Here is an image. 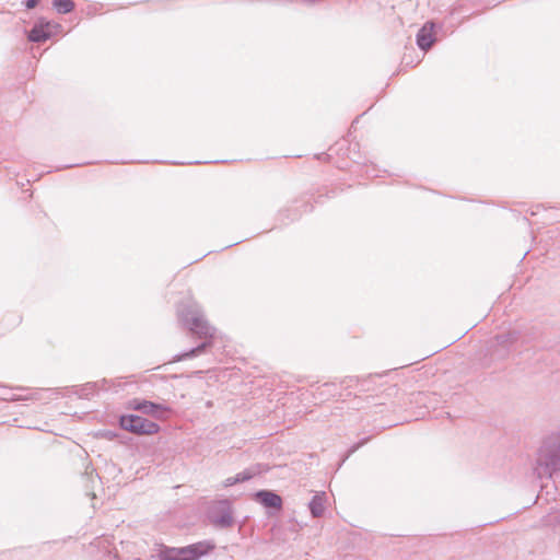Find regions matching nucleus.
<instances>
[{
  "instance_id": "12",
  "label": "nucleus",
  "mask_w": 560,
  "mask_h": 560,
  "mask_svg": "<svg viewBox=\"0 0 560 560\" xmlns=\"http://www.w3.org/2000/svg\"><path fill=\"white\" fill-rule=\"evenodd\" d=\"M325 492L313 495L308 503L310 513L313 517H320L325 511Z\"/></svg>"
},
{
  "instance_id": "16",
  "label": "nucleus",
  "mask_w": 560,
  "mask_h": 560,
  "mask_svg": "<svg viewBox=\"0 0 560 560\" xmlns=\"http://www.w3.org/2000/svg\"><path fill=\"white\" fill-rule=\"evenodd\" d=\"M368 440H369L368 438H366V439H362L360 442H358V443L353 444V445L349 448V451H348L347 455L342 458V460H341L340 465H342V464L345 463V460H346V459H347L351 454H353V453H354V452H357V451H358L362 445H364V444L368 442Z\"/></svg>"
},
{
  "instance_id": "11",
  "label": "nucleus",
  "mask_w": 560,
  "mask_h": 560,
  "mask_svg": "<svg viewBox=\"0 0 560 560\" xmlns=\"http://www.w3.org/2000/svg\"><path fill=\"white\" fill-rule=\"evenodd\" d=\"M108 388V381L106 378H103L98 382H89L82 385L78 390L77 394L80 396V398L89 399L93 397L98 390H106Z\"/></svg>"
},
{
  "instance_id": "8",
  "label": "nucleus",
  "mask_w": 560,
  "mask_h": 560,
  "mask_svg": "<svg viewBox=\"0 0 560 560\" xmlns=\"http://www.w3.org/2000/svg\"><path fill=\"white\" fill-rule=\"evenodd\" d=\"M50 27L59 28L60 24L39 18L31 31L27 33V39L32 43H44L52 36Z\"/></svg>"
},
{
  "instance_id": "7",
  "label": "nucleus",
  "mask_w": 560,
  "mask_h": 560,
  "mask_svg": "<svg viewBox=\"0 0 560 560\" xmlns=\"http://www.w3.org/2000/svg\"><path fill=\"white\" fill-rule=\"evenodd\" d=\"M254 501L268 510L269 515H273L282 511L283 500L280 494L273 490L261 489L254 493Z\"/></svg>"
},
{
  "instance_id": "6",
  "label": "nucleus",
  "mask_w": 560,
  "mask_h": 560,
  "mask_svg": "<svg viewBox=\"0 0 560 560\" xmlns=\"http://www.w3.org/2000/svg\"><path fill=\"white\" fill-rule=\"evenodd\" d=\"M209 520L218 528H230L233 523L232 505L228 499L219 501L209 511Z\"/></svg>"
},
{
  "instance_id": "14",
  "label": "nucleus",
  "mask_w": 560,
  "mask_h": 560,
  "mask_svg": "<svg viewBox=\"0 0 560 560\" xmlns=\"http://www.w3.org/2000/svg\"><path fill=\"white\" fill-rule=\"evenodd\" d=\"M261 472L260 470V465H253L246 469H244L243 471L236 474V480L238 481V483L241 482H245V481H249L250 479H253L255 476L259 475Z\"/></svg>"
},
{
  "instance_id": "2",
  "label": "nucleus",
  "mask_w": 560,
  "mask_h": 560,
  "mask_svg": "<svg viewBox=\"0 0 560 560\" xmlns=\"http://www.w3.org/2000/svg\"><path fill=\"white\" fill-rule=\"evenodd\" d=\"M537 475L539 478L547 477L551 482L541 485L540 492L537 499L551 494V489L559 490L557 483L560 481V432L548 436L538 453L537 458Z\"/></svg>"
},
{
  "instance_id": "15",
  "label": "nucleus",
  "mask_w": 560,
  "mask_h": 560,
  "mask_svg": "<svg viewBox=\"0 0 560 560\" xmlns=\"http://www.w3.org/2000/svg\"><path fill=\"white\" fill-rule=\"evenodd\" d=\"M52 7L58 13L68 14L74 10L75 3L73 0H54Z\"/></svg>"
},
{
  "instance_id": "4",
  "label": "nucleus",
  "mask_w": 560,
  "mask_h": 560,
  "mask_svg": "<svg viewBox=\"0 0 560 560\" xmlns=\"http://www.w3.org/2000/svg\"><path fill=\"white\" fill-rule=\"evenodd\" d=\"M119 425L122 430L136 435H153L161 429L156 422L133 413L121 415L119 417Z\"/></svg>"
},
{
  "instance_id": "13",
  "label": "nucleus",
  "mask_w": 560,
  "mask_h": 560,
  "mask_svg": "<svg viewBox=\"0 0 560 560\" xmlns=\"http://www.w3.org/2000/svg\"><path fill=\"white\" fill-rule=\"evenodd\" d=\"M521 338V334L518 330H511L506 332L498 334L494 337L495 343L498 346L503 347L504 349H509V347L515 342H517Z\"/></svg>"
},
{
  "instance_id": "18",
  "label": "nucleus",
  "mask_w": 560,
  "mask_h": 560,
  "mask_svg": "<svg viewBox=\"0 0 560 560\" xmlns=\"http://www.w3.org/2000/svg\"><path fill=\"white\" fill-rule=\"evenodd\" d=\"M38 3H39V0H26L24 2V5L26 9H34L37 7Z\"/></svg>"
},
{
  "instance_id": "9",
  "label": "nucleus",
  "mask_w": 560,
  "mask_h": 560,
  "mask_svg": "<svg viewBox=\"0 0 560 560\" xmlns=\"http://www.w3.org/2000/svg\"><path fill=\"white\" fill-rule=\"evenodd\" d=\"M435 26L436 24L433 21H428L419 28L416 35V44L420 50L428 51L438 40Z\"/></svg>"
},
{
  "instance_id": "10",
  "label": "nucleus",
  "mask_w": 560,
  "mask_h": 560,
  "mask_svg": "<svg viewBox=\"0 0 560 560\" xmlns=\"http://www.w3.org/2000/svg\"><path fill=\"white\" fill-rule=\"evenodd\" d=\"M16 390H28L26 387L16 386ZM13 387L0 385V400L3 401H22V400H38L42 398L43 389H33L28 395H15L12 393Z\"/></svg>"
},
{
  "instance_id": "17",
  "label": "nucleus",
  "mask_w": 560,
  "mask_h": 560,
  "mask_svg": "<svg viewBox=\"0 0 560 560\" xmlns=\"http://www.w3.org/2000/svg\"><path fill=\"white\" fill-rule=\"evenodd\" d=\"M238 483V481L236 480V476H233V477H229L226 478L224 481H223V486L225 488L228 487H232L234 485Z\"/></svg>"
},
{
  "instance_id": "1",
  "label": "nucleus",
  "mask_w": 560,
  "mask_h": 560,
  "mask_svg": "<svg viewBox=\"0 0 560 560\" xmlns=\"http://www.w3.org/2000/svg\"><path fill=\"white\" fill-rule=\"evenodd\" d=\"M178 319L192 335L205 340L198 346L173 357L171 362H179L205 353L211 346L215 328L209 325L199 306L194 302L180 303L177 307Z\"/></svg>"
},
{
  "instance_id": "5",
  "label": "nucleus",
  "mask_w": 560,
  "mask_h": 560,
  "mask_svg": "<svg viewBox=\"0 0 560 560\" xmlns=\"http://www.w3.org/2000/svg\"><path fill=\"white\" fill-rule=\"evenodd\" d=\"M128 408L143 415L151 416L158 420L167 419L168 415L172 412L171 407L165 404H159L141 398H133L129 400Z\"/></svg>"
},
{
  "instance_id": "3",
  "label": "nucleus",
  "mask_w": 560,
  "mask_h": 560,
  "mask_svg": "<svg viewBox=\"0 0 560 560\" xmlns=\"http://www.w3.org/2000/svg\"><path fill=\"white\" fill-rule=\"evenodd\" d=\"M215 548L212 540H200L184 547L162 545L158 551L159 560H200Z\"/></svg>"
},
{
  "instance_id": "19",
  "label": "nucleus",
  "mask_w": 560,
  "mask_h": 560,
  "mask_svg": "<svg viewBox=\"0 0 560 560\" xmlns=\"http://www.w3.org/2000/svg\"><path fill=\"white\" fill-rule=\"evenodd\" d=\"M135 560H141V559H140V558H137V559H135Z\"/></svg>"
}]
</instances>
